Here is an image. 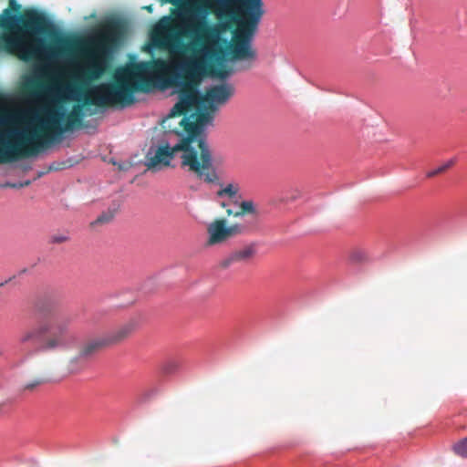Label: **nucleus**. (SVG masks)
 Returning a JSON list of instances; mask_svg holds the SVG:
<instances>
[{"label": "nucleus", "instance_id": "obj_1", "mask_svg": "<svg viewBox=\"0 0 467 467\" xmlns=\"http://www.w3.org/2000/svg\"><path fill=\"white\" fill-rule=\"evenodd\" d=\"M211 123V118L204 113L199 126L184 122L179 124V119L172 120L177 131L166 129L167 131L179 134L180 141L174 145L163 142L150 148L146 156L149 169L160 170L168 167L173 157L180 159L181 168L205 182H215L219 180L217 167L223 162L221 156H215L205 138V130ZM165 130V128L162 126Z\"/></svg>", "mask_w": 467, "mask_h": 467}, {"label": "nucleus", "instance_id": "obj_2", "mask_svg": "<svg viewBox=\"0 0 467 467\" xmlns=\"http://www.w3.org/2000/svg\"><path fill=\"white\" fill-rule=\"evenodd\" d=\"M244 232L245 227L240 223L229 225L225 219H215L207 224V244L211 246L223 244Z\"/></svg>", "mask_w": 467, "mask_h": 467}, {"label": "nucleus", "instance_id": "obj_3", "mask_svg": "<svg viewBox=\"0 0 467 467\" xmlns=\"http://www.w3.org/2000/svg\"><path fill=\"white\" fill-rule=\"evenodd\" d=\"M109 347V344L105 337V335L98 337L85 343L78 355L72 358L69 360V370L71 373L78 372L79 369L78 368V363L82 358H87L94 355L96 352L100 350L101 348Z\"/></svg>", "mask_w": 467, "mask_h": 467}, {"label": "nucleus", "instance_id": "obj_4", "mask_svg": "<svg viewBox=\"0 0 467 467\" xmlns=\"http://www.w3.org/2000/svg\"><path fill=\"white\" fill-rule=\"evenodd\" d=\"M132 330L133 326L130 324H126L115 329L114 331L105 334V337L109 346H111L123 340L132 332Z\"/></svg>", "mask_w": 467, "mask_h": 467}, {"label": "nucleus", "instance_id": "obj_5", "mask_svg": "<svg viewBox=\"0 0 467 467\" xmlns=\"http://www.w3.org/2000/svg\"><path fill=\"white\" fill-rule=\"evenodd\" d=\"M255 254L256 248L254 244H249L234 251V256L237 258L238 262L247 261L251 259Z\"/></svg>", "mask_w": 467, "mask_h": 467}, {"label": "nucleus", "instance_id": "obj_6", "mask_svg": "<svg viewBox=\"0 0 467 467\" xmlns=\"http://www.w3.org/2000/svg\"><path fill=\"white\" fill-rule=\"evenodd\" d=\"M52 57V52L42 38H37V63H41Z\"/></svg>", "mask_w": 467, "mask_h": 467}, {"label": "nucleus", "instance_id": "obj_7", "mask_svg": "<svg viewBox=\"0 0 467 467\" xmlns=\"http://www.w3.org/2000/svg\"><path fill=\"white\" fill-rule=\"evenodd\" d=\"M67 343L64 339L60 337H55L48 339L43 346V350H53L57 348H66Z\"/></svg>", "mask_w": 467, "mask_h": 467}, {"label": "nucleus", "instance_id": "obj_8", "mask_svg": "<svg viewBox=\"0 0 467 467\" xmlns=\"http://www.w3.org/2000/svg\"><path fill=\"white\" fill-rule=\"evenodd\" d=\"M239 191V187L237 184L234 183H229L225 185L223 188L220 190L218 192L219 196L221 197H228V198H235L236 194Z\"/></svg>", "mask_w": 467, "mask_h": 467}, {"label": "nucleus", "instance_id": "obj_9", "mask_svg": "<svg viewBox=\"0 0 467 467\" xmlns=\"http://www.w3.org/2000/svg\"><path fill=\"white\" fill-rule=\"evenodd\" d=\"M453 451L463 458H467V438L461 440L453 445Z\"/></svg>", "mask_w": 467, "mask_h": 467}, {"label": "nucleus", "instance_id": "obj_10", "mask_svg": "<svg viewBox=\"0 0 467 467\" xmlns=\"http://www.w3.org/2000/svg\"><path fill=\"white\" fill-rule=\"evenodd\" d=\"M47 330V327H37V328H34L28 332H26L23 337H22V341L26 342L27 340H30L34 337H36L38 336H40L42 333H45L46 331Z\"/></svg>", "mask_w": 467, "mask_h": 467}, {"label": "nucleus", "instance_id": "obj_11", "mask_svg": "<svg viewBox=\"0 0 467 467\" xmlns=\"http://www.w3.org/2000/svg\"><path fill=\"white\" fill-rule=\"evenodd\" d=\"M238 262L237 258L234 256V252L229 254L227 257L222 259L219 263V265L222 268H228L233 263Z\"/></svg>", "mask_w": 467, "mask_h": 467}, {"label": "nucleus", "instance_id": "obj_12", "mask_svg": "<svg viewBox=\"0 0 467 467\" xmlns=\"http://www.w3.org/2000/svg\"><path fill=\"white\" fill-rule=\"evenodd\" d=\"M218 2L227 10L238 7V0H218Z\"/></svg>", "mask_w": 467, "mask_h": 467}, {"label": "nucleus", "instance_id": "obj_13", "mask_svg": "<svg viewBox=\"0 0 467 467\" xmlns=\"http://www.w3.org/2000/svg\"><path fill=\"white\" fill-rule=\"evenodd\" d=\"M455 163V161L453 159H451L447 161L445 163L441 164V166L437 167L436 170L439 172V174H441L445 172L448 169L452 167Z\"/></svg>", "mask_w": 467, "mask_h": 467}, {"label": "nucleus", "instance_id": "obj_14", "mask_svg": "<svg viewBox=\"0 0 467 467\" xmlns=\"http://www.w3.org/2000/svg\"><path fill=\"white\" fill-rule=\"evenodd\" d=\"M241 207L247 213H254L255 212V205L252 201H244Z\"/></svg>", "mask_w": 467, "mask_h": 467}, {"label": "nucleus", "instance_id": "obj_15", "mask_svg": "<svg viewBox=\"0 0 467 467\" xmlns=\"http://www.w3.org/2000/svg\"><path fill=\"white\" fill-rule=\"evenodd\" d=\"M42 383L40 379H34L24 385V389H33L34 388L39 386Z\"/></svg>", "mask_w": 467, "mask_h": 467}, {"label": "nucleus", "instance_id": "obj_16", "mask_svg": "<svg viewBox=\"0 0 467 467\" xmlns=\"http://www.w3.org/2000/svg\"><path fill=\"white\" fill-rule=\"evenodd\" d=\"M48 66L47 65H36L35 66V71L37 75L43 76L45 75L46 71L47 70Z\"/></svg>", "mask_w": 467, "mask_h": 467}, {"label": "nucleus", "instance_id": "obj_17", "mask_svg": "<svg viewBox=\"0 0 467 467\" xmlns=\"http://www.w3.org/2000/svg\"><path fill=\"white\" fill-rule=\"evenodd\" d=\"M29 184V182H20V183H5V184H3V185H0V187H13V188H19V187H23V186H26Z\"/></svg>", "mask_w": 467, "mask_h": 467}, {"label": "nucleus", "instance_id": "obj_18", "mask_svg": "<svg viewBox=\"0 0 467 467\" xmlns=\"http://www.w3.org/2000/svg\"><path fill=\"white\" fill-rule=\"evenodd\" d=\"M67 324H59L57 326L56 330H57V334L63 335L67 332Z\"/></svg>", "mask_w": 467, "mask_h": 467}, {"label": "nucleus", "instance_id": "obj_19", "mask_svg": "<svg viewBox=\"0 0 467 467\" xmlns=\"http://www.w3.org/2000/svg\"><path fill=\"white\" fill-rule=\"evenodd\" d=\"M226 213L231 216V215H234L235 217H239V216H243L244 213L242 212H234L232 209H227L226 210Z\"/></svg>", "mask_w": 467, "mask_h": 467}, {"label": "nucleus", "instance_id": "obj_20", "mask_svg": "<svg viewBox=\"0 0 467 467\" xmlns=\"http://www.w3.org/2000/svg\"><path fill=\"white\" fill-rule=\"evenodd\" d=\"M426 175H427L428 178H431V177L439 175V172L437 171V170L435 168V169L428 171Z\"/></svg>", "mask_w": 467, "mask_h": 467}, {"label": "nucleus", "instance_id": "obj_21", "mask_svg": "<svg viewBox=\"0 0 467 467\" xmlns=\"http://www.w3.org/2000/svg\"><path fill=\"white\" fill-rule=\"evenodd\" d=\"M10 5L15 10H18L20 8V5L16 4V0H11Z\"/></svg>", "mask_w": 467, "mask_h": 467}, {"label": "nucleus", "instance_id": "obj_22", "mask_svg": "<svg viewBox=\"0 0 467 467\" xmlns=\"http://www.w3.org/2000/svg\"><path fill=\"white\" fill-rule=\"evenodd\" d=\"M26 16L33 20L35 19L36 14L27 12Z\"/></svg>", "mask_w": 467, "mask_h": 467}, {"label": "nucleus", "instance_id": "obj_23", "mask_svg": "<svg viewBox=\"0 0 467 467\" xmlns=\"http://www.w3.org/2000/svg\"><path fill=\"white\" fill-rule=\"evenodd\" d=\"M164 369H165V371H167V372H169V371H170V368H169L168 367H167V368H165Z\"/></svg>", "mask_w": 467, "mask_h": 467}]
</instances>
